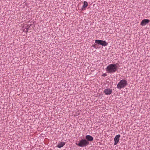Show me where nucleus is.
<instances>
[{"mask_svg":"<svg viewBox=\"0 0 150 150\" xmlns=\"http://www.w3.org/2000/svg\"><path fill=\"white\" fill-rule=\"evenodd\" d=\"M120 137V134H118L115 136L114 139V141L115 142L114 145H117L118 142Z\"/></svg>","mask_w":150,"mask_h":150,"instance_id":"5","label":"nucleus"},{"mask_svg":"<svg viewBox=\"0 0 150 150\" xmlns=\"http://www.w3.org/2000/svg\"><path fill=\"white\" fill-rule=\"evenodd\" d=\"M91 47H93L96 49L98 48L97 45L95 44H93Z\"/></svg>","mask_w":150,"mask_h":150,"instance_id":"11","label":"nucleus"},{"mask_svg":"<svg viewBox=\"0 0 150 150\" xmlns=\"http://www.w3.org/2000/svg\"><path fill=\"white\" fill-rule=\"evenodd\" d=\"M107 74L106 73H105L102 75V76H103L104 77H105V76H107Z\"/></svg>","mask_w":150,"mask_h":150,"instance_id":"12","label":"nucleus"},{"mask_svg":"<svg viewBox=\"0 0 150 150\" xmlns=\"http://www.w3.org/2000/svg\"><path fill=\"white\" fill-rule=\"evenodd\" d=\"M95 42L96 44L104 46H106L108 45V43L105 41L102 40H96L95 41Z\"/></svg>","mask_w":150,"mask_h":150,"instance_id":"4","label":"nucleus"},{"mask_svg":"<svg viewBox=\"0 0 150 150\" xmlns=\"http://www.w3.org/2000/svg\"><path fill=\"white\" fill-rule=\"evenodd\" d=\"M65 144V143L64 142H61L59 143L57 146V147L59 148H61L63 147Z\"/></svg>","mask_w":150,"mask_h":150,"instance_id":"9","label":"nucleus"},{"mask_svg":"<svg viewBox=\"0 0 150 150\" xmlns=\"http://www.w3.org/2000/svg\"><path fill=\"white\" fill-rule=\"evenodd\" d=\"M149 22V20L148 19H144L141 21L140 25L142 26H144L148 23Z\"/></svg>","mask_w":150,"mask_h":150,"instance_id":"7","label":"nucleus"},{"mask_svg":"<svg viewBox=\"0 0 150 150\" xmlns=\"http://www.w3.org/2000/svg\"><path fill=\"white\" fill-rule=\"evenodd\" d=\"M86 139L88 142V141H92L93 140V137L91 136L90 135H86Z\"/></svg>","mask_w":150,"mask_h":150,"instance_id":"8","label":"nucleus"},{"mask_svg":"<svg viewBox=\"0 0 150 150\" xmlns=\"http://www.w3.org/2000/svg\"><path fill=\"white\" fill-rule=\"evenodd\" d=\"M25 32L27 33V32H28V28H26V30L25 31Z\"/></svg>","mask_w":150,"mask_h":150,"instance_id":"13","label":"nucleus"},{"mask_svg":"<svg viewBox=\"0 0 150 150\" xmlns=\"http://www.w3.org/2000/svg\"><path fill=\"white\" fill-rule=\"evenodd\" d=\"M112 89L109 88L105 89L104 91V92L106 95H110L112 93Z\"/></svg>","mask_w":150,"mask_h":150,"instance_id":"6","label":"nucleus"},{"mask_svg":"<svg viewBox=\"0 0 150 150\" xmlns=\"http://www.w3.org/2000/svg\"><path fill=\"white\" fill-rule=\"evenodd\" d=\"M89 144V142L85 139H82L79 142V143H76V144L81 147H84Z\"/></svg>","mask_w":150,"mask_h":150,"instance_id":"2","label":"nucleus"},{"mask_svg":"<svg viewBox=\"0 0 150 150\" xmlns=\"http://www.w3.org/2000/svg\"><path fill=\"white\" fill-rule=\"evenodd\" d=\"M127 81L122 79L120 80L117 84V88L120 89L124 88L127 85Z\"/></svg>","mask_w":150,"mask_h":150,"instance_id":"3","label":"nucleus"},{"mask_svg":"<svg viewBox=\"0 0 150 150\" xmlns=\"http://www.w3.org/2000/svg\"><path fill=\"white\" fill-rule=\"evenodd\" d=\"M88 5L87 2L86 1H84L83 2V5L81 9L82 10H84L85 8Z\"/></svg>","mask_w":150,"mask_h":150,"instance_id":"10","label":"nucleus"},{"mask_svg":"<svg viewBox=\"0 0 150 150\" xmlns=\"http://www.w3.org/2000/svg\"><path fill=\"white\" fill-rule=\"evenodd\" d=\"M117 64H111L105 68L106 71L108 73H112L115 72L118 69L117 66Z\"/></svg>","mask_w":150,"mask_h":150,"instance_id":"1","label":"nucleus"}]
</instances>
